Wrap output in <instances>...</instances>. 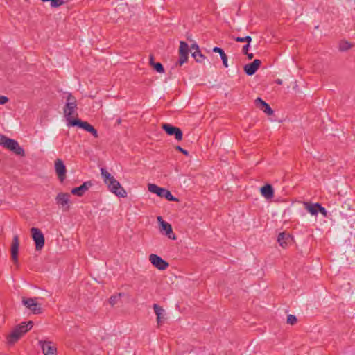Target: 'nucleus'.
<instances>
[{"label": "nucleus", "mask_w": 355, "mask_h": 355, "mask_svg": "<svg viewBox=\"0 0 355 355\" xmlns=\"http://www.w3.org/2000/svg\"><path fill=\"white\" fill-rule=\"evenodd\" d=\"M77 110V104H73V103H66L64 107V114L67 121V125L69 126V121L74 120L73 116H74Z\"/></svg>", "instance_id": "obj_11"}, {"label": "nucleus", "mask_w": 355, "mask_h": 355, "mask_svg": "<svg viewBox=\"0 0 355 355\" xmlns=\"http://www.w3.org/2000/svg\"><path fill=\"white\" fill-rule=\"evenodd\" d=\"M190 49H191V50H195L194 51H198V50H200V49H199V46H198V45L196 43H193V44H192L191 45Z\"/></svg>", "instance_id": "obj_41"}, {"label": "nucleus", "mask_w": 355, "mask_h": 355, "mask_svg": "<svg viewBox=\"0 0 355 355\" xmlns=\"http://www.w3.org/2000/svg\"><path fill=\"white\" fill-rule=\"evenodd\" d=\"M276 83L278 85H282V80L281 79H277V80H276Z\"/></svg>", "instance_id": "obj_43"}, {"label": "nucleus", "mask_w": 355, "mask_h": 355, "mask_svg": "<svg viewBox=\"0 0 355 355\" xmlns=\"http://www.w3.org/2000/svg\"><path fill=\"white\" fill-rule=\"evenodd\" d=\"M352 44L347 41L342 40L339 43V50L346 51L352 47Z\"/></svg>", "instance_id": "obj_27"}, {"label": "nucleus", "mask_w": 355, "mask_h": 355, "mask_svg": "<svg viewBox=\"0 0 355 355\" xmlns=\"http://www.w3.org/2000/svg\"><path fill=\"white\" fill-rule=\"evenodd\" d=\"M32 238L35 243V248L37 250H41L45 243L44 236L42 231L37 227H32L31 229Z\"/></svg>", "instance_id": "obj_4"}, {"label": "nucleus", "mask_w": 355, "mask_h": 355, "mask_svg": "<svg viewBox=\"0 0 355 355\" xmlns=\"http://www.w3.org/2000/svg\"><path fill=\"white\" fill-rule=\"evenodd\" d=\"M191 55L195 60L199 63H202L207 59L200 50H198V51H193L191 53Z\"/></svg>", "instance_id": "obj_26"}, {"label": "nucleus", "mask_w": 355, "mask_h": 355, "mask_svg": "<svg viewBox=\"0 0 355 355\" xmlns=\"http://www.w3.org/2000/svg\"><path fill=\"white\" fill-rule=\"evenodd\" d=\"M101 173L105 184L114 178V176L111 175V174L105 168L101 169Z\"/></svg>", "instance_id": "obj_29"}, {"label": "nucleus", "mask_w": 355, "mask_h": 355, "mask_svg": "<svg viewBox=\"0 0 355 355\" xmlns=\"http://www.w3.org/2000/svg\"><path fill=\"white\" fill-rule=\"evenodd\" d=\"M55 170L60 182H63L66 178L67 168L60 159H57L55 161Z\"/></svg>", "instance_id": "obj_10"}, {"label": "nucleus", "mask_w": 355, "mask_h": 355, "mask_svg": "<svg viewBox=\"0 0 355 355\" xmlns=\"http://www.w3.org/2000/svg\"><path fill=\"white\" fill-rule=\"evenodd\" d=\"M250 43H248V44H246L245 45H244L243 46L242 53L243 54L247 53V52H248V50H249V48H250Z\"/></svg>", "instance_id": "obj_40"}, {"label": "nucleus", "mask_w": 355, "mask_h": 355, "mask_svg": "<svg viewBox=\"0 0 355 355\" xmlns=\"http://www.w3.org/2000/svg\"><path fill=\"white\" fill-rule=\"evenodd\" d=\"M244 55H247L248 60H252L254 57L253 53H249L248 52H247V53H245Z\"/></svg>", "instance_id": "obj_42"}, {"label": "nucleus", "mask_w": 355, "mask_h": 355, "mask_svg": "<svg viewBox=\"0 0 355 355\" xmlns=\"http://www.w3.org/2000/svg\"><path fill=\"white\" fill-rule=\"evenodd\" d=\"M70 194L68 193H59L55 198L56 204L62 206L63 208L66 207L64 210H68L69 208L68 204L70 201Z\"/></svg>", "instance_id": "obj_13"}, {"label": "nucleus", "mask_w": 355, "mask_h": 355, "mask_svg": "<svg viewBox=\"0 0 355 355\" xmlns=\"http://www.w3.org/2000/svg\"><path fill=\"white\" fill-rule=\"evenodd\" d=\"M69 126L75 127L77 126L80 128L85 130V131L91 133L95 138L98 137L97 130L88 122L83 121L80 119H75L74 120L69 121Z\"/></svg>", "instance_id": "obj_2"}, {"label": "nucleus", "mask_w": 355, "mask_h": 355, "mask_svg": "<svg viewBox=\"0 0 355 355\" xmlns=\"http://www.w3.org/2000/svg\"><path fill=\"white\" fill-rule=\"evenodd\" d=\"M22 335L19 331L18 329L15 327L11 333L7 337V342L9 345H13L17 342Z\"/></svg>", "instance_id": "obj_20"}, {"label": "nucleus", "mask_w": 355, "mask_h": 355, "mask_svg": "<svg viewBox=\"0 0 355 355\" xmlns=\"http://www.w3.org/2000/svg\"><path fill=\"white\" fill-rule=\"evenodd\" d=\"M106 184L107 185L109 190L119 197H126L127 192L121 187L119 182H118L114 178L108 181Z\"/></svg>", "instance_id": "obj_3"}, {"label": "nucleus", "mask_w": 355, "mask_h": 355, "mask_svg": "<svg viewBox=\"0 0 355 355\" xmlns=\"http://www.w3.org/2000/svg\"><path fill=\"white\" fill-rule=\"evenodd\" d=\"M23 304L34 314H40L42 313L41 304L36 302L35 298H22Z\"/></svg>", "instance_id": "obj_6"}, {"label": "nucleus", "mask_w": 355, "mask_h": 355, "mask_svg": "<svg viewBox=\"0 0 355 355\" xmlns=\"http://www.w3.org/2000/svg\"><path fill=\"white\" fill-rule=\"evenodd\" d=\"M293 237L289 233L283 232L279 234L277 236V242L283 248H286L289 244L293 242Z\"/></svg>", "instance_id": "obj_14"}, {"label": "nucleus", "mask_w": 355, "mask_h": 355, "mask_svg": "<svg viewBox=\"0 0 355 355\" xmlns=\"http://www.w3.org/2000/svg\"><path fill=\"white\" fill-rule=\"evenodd\" d=\"M19 239L18 235H15L11 247H10V254H11V259L13 261L14 263L18 266L19 265V261H18V252H19Z\"/></svg>", "instance_id": "obj_9"}, {"label": "nucleus", "mask_w": 355, "mask_h": 355, "mask_svg": "<svg viewBox=\"0 0 355 355\" xmlns=\"http://www.w3.org/2000/svg\"><path fill=\"white\" fill-rule=\"evenodd\" d=\"M43 2L49 1V0H41Z\"/></svg>", "instance_id": "obj_44"}, {"label": "nucleus", "mask_w": 355, "mask_h": 355, "mask_svg": "<svg viewBox=\"0 0 355 355\" xmlns=\"http://www.w3.org/2000/svg\"><path fill=\"white\" fill-rule=\"evenodd\" d=\"M175 149L180 152H181L182 154H184V155L186 156H188L189 155V152L184 149H183L181 146H175Z\"/></svg>", "instance_id": "obj_38"}, {"label": "nucleus", "mask_w": 355, "mask_h": 355, "mask_svg": "<svg viewBox=\"0 0 355 355\" xmlns=\"http://www.w3.org/2000/svg\"><path fill=\"white\" fill-rule=\"evenodd\" d=\"M261 62L260 60L255 59L252 62L247 64L244 66L243 69L248 76L254 75L259 68Z\"/></svg>", "instance_id": "obj_15"}, {"label": "nucleus", "mask_w": 355, "mask_h": 355, "mask_svg": "<svg viewBox=\"0 0 355 355\" xmlns=\"http://www.w3.org/2000/svg\"><path fill=\"white\" fill-rule=\"evenodd\" d=\"M318 210V212H320L322 216H327V210L325 209L324 207H322V205L320 203H319Z\"/></svg>", "instance_id": "obj_36"}, {"label": "nucleus", "mask_w": 355, "mask_h": 355, "mask_svg": "<svg viewBox=\"0 0 355 355\" xmlns=\"http://www.w3.org/2000/svg\"><path fill=\"white\" fill-rule=\"evenodd\" d=\"M148 188L150 192L157 194L159 197L165 198L171 202H179V199L173 196L170 191L165 188L159 187L154 184H148Z\"/></svg>", "instance_id": "obj_1"}, {"label": "nucleus", "mask_w": 355, "mask_h": 355, "mask_svg": "<svg viewBox=\"0 0 355 355\" xmlns=\"http://www.w3.org/2000/svg\"><path fill=\"white\" fill-rule=\"evenodd\" d=\"M157 220H158V221L160 222V225H161L162 230L165 232L166 235L169 239L175 240L176 238H175V234H174V233L173 232L171 225L168 223L163 220L161 216H158L157 217Z\"/></svg>", "instance_id": "obj_17"}, {"label": "nucleus", "mask_w": 355, "mask_h": 355, "mask_svg": "<svg viewBox=\"0 0 355 355\" xmlns=\"http://www.w3.org/2000/svg\"><path fill=\"white\" fill-rule=\"evenodd\" d=\"M153 309H154L155 313L157 315V324L159 326L161 324V323L162 322V320L164 319L165 311L162 306H159L157 304H155L153 305Z\"/></svg>", "instance_id": "obj_22"}, {"label": "nucleus", "mask_w": 355, "mask_h": 355, "mask_svg": "<svg viewBox=\"0 0 355 355\" xmlns=\"http://www.w3.org/2000/svg\"><path fill=\"white\" fill-rule=\"evenodd\" d=\"M33 326V321H28V322H23L19 325H17L16 327L18 329L20 334L23 336L26 332H28L30 329H32Z\"/></svg>", "instance_id": "obj_23"}, {"label": "nucleus", "mask_w": 355, "mask_h": 355, "mask_svg": "<svg viewBox=\"0 0 355 355\" xmlns=\"http://www.w3.org/2000/svg\"><path fill=\"white\" fill-rule=\"evenodd\" d=\"M261 195L266 199H271L274 196V189L271 184H266L260 189Z\"/></svg>", "instance_id": "obj_21"}, {"label": "nucleus", "mask_w": 355, "mask_h": 355, "mask_svg": "<svg viewBox=\"0 0 355 355\" xmlns=\"http://www.w3.org/2000/svg\"><path fill=\"white\" fill-rule=\"evenodd\" d=\"M234 40L238 42H246L248 44L251 42L252 37L250 36H245L243 37H234Z\"/></svg>", "instance_id": "obj_31"}, {"label": "nucleus", "mask_w": 355, "mask_h": 355, "mask_svg": "<svg viewBox=\"0 0 355 355\" xmlns=\"http://www.w3.org/2000/svg\"><path fill=\"white\" fill-rule=\"evenodd\" d=\"M221 58V60L223 61V66L227 68L228 67V64H227V56L226 54L223 55V56L220 57Z\"/></svg>", "instance_id": "obj_37"}, {"label": "nucleus", "mask_w": 355, "mask_h": 355, "mask_svg": "<svg viewBox=\"0 0 355 355\" xmlns=\"http://www.w3.org/2000/svg\"><path fill=\"white\" fill-rule=\"evenodd\" d=\"M9 99L7 96L0 95V105H4L8 102Z\"/></svg>", "instance_id": "obj_39"}, {"label": "nucleus", "mask_w": 355, "mask_h": 355, "mask_svg": "<svg viewBox=\"0 0 355 355\" xmlns=\"http://www.w3.org/2000/svg\"><path fill=\"white\" fill-rule=\"evenodd\" d=\"M254 103L257 108L260 109L268 115H272L273 114V110L270 106L260 97L255 99Z\"/></svg>", "instance_id": "obj_18"}, {"label": "nucleus", "mask_w": 355, "mask_h": 355, "mask_svg": "<svg viewBox=\"0 0 355 355\" xmlns=\"http://www.w3.org/2000/svg\"><path fill=\"white\" fill-rule=\"evenodd\" d=\"M149 63H150V65L152 66L157 72H158V73H164V69L162 64L160 62H154V56L153 55H150Z\"/></svg>", "instance_id": "obj_25"}, {"label": "nucleus", "mask_w": 355, "mask_h": 355, "mask_svg": "<svg viewBox=\"0 0 355 355\" xmlns=\"http://www.w3.org/2000/svg\"><path fill=\"white\" fill-rule=\"evenodd\" d=\"M297 318L293 315H288L286 322L291 325H293L297 322Z\"/></svg>", "instance_id": "obj_33"}, {"label": "nucleus", "mask_w": 355, "mask_h": 355, "mask_svg": "<svg viewBox=\"0 0 355 355\" xmlns=\"http://www.w3.org/2000/svg\"><path fill=\"white\" fill-rule=\"evenodd\" d=\"M92 186V183L91 181L85 182L80 187H75L71 189V193L73 195L77 196L78 197H81L84 195V193L89 190V189Z\"/></svg>", "instance_id": "obj_16"}, {"label": "nucleus", "mask_w": 355, "mask_h": 355, "mask_svg": "<svg viewBox=\"0 0 355 355\" xmlns=\"http://www.w3.org/2000/svg\"><path fill=\"white\" fill-rule=\"evenodd\" d=\"M305 209L311 214V215H317L318 213V206L319 203L312 204L311 202H304Z\"/></svg>", "instance_id": "obj_24"}, {"label": "nucleus", "mask_w": 355, "mask_h": 355, "mask_svg": "<svg viewBox=\"0 0 355 355\" xmlns=\"http://www.w3.org/2000/svg\"><path fill=\"white\" fill-rule=\"evenodd\" d=\"M17 143L16 140L10 139L4 135L0 134V144L10 151Z\"/></svg>", "instance_id": "obj_19"}, {"label": "nucleus", "mask_w": 355, "mask_h": 355, "mask_svg": "<svg viewBox=\"0 0 355 355\" xmlns=\"http://www.w3.org/2000/svg\"><path fill=\"white\" fill-rule=\"evenodd\" d=\"M40 345L44 355H57V348L50 341H40Z\"/></svg>", "instance_id": "obj_12"}, {"label": "nucleus", "mask_w": 355, "mask_h": 355, "mask_svg": "<svg viewBox=\"0 0 355 355\" xmlns=\"http://www.w3.org/2000/svg\"><path fill=\"white\" fill-rule=\"evenodd\" d=\"M49 1L51 2V6L53 8H58L64 3L62 0H49Z\"/></svg>", "instance_id": "obj_32"}, {"label": "nucleus", "mask_w": 355, "mask_h": 355, "mask_svg": "<svg viewBox=\"0 0 355 355\" xmlns=\"http://www.w3.org/2000/svg\"><path fill=\"white\" fill-rule=\"evenodd\" d=\"M124 295V293H118L117 295H112L110 297L109 299V302L110 304L112 305V306H114L115 305L118 301H119V299L121 297V296H123Z\"/></svg>", "instance_id": "obj_30"}, {"label": "nucleus", "mask_w": 355, "mask_h": 355, "mask_svg": "<svg viewBox=\"0 0 355 355\" xmlns=\"http://www.w3.org/2000/svg\"><path fill=\"white\" fill-rule=\"evenodd\" d=\"M212 51L214 53H218L220 57L225 54L223 49L218 46L214 47Z\"/></svg>", "instance_id": "obj_35"}, {"label": "nucleus", "mask_w": 355, "mask_h": 355, "mask_svg": "<svg viewBox=\"0 0 355 355\" xmlns=\"http://www.w3.org/2000/svg\"><path fill=\"white\" fill-rule=\"evenodd\" d=\"M162 128L170 136H174L175 139L181 141L182 139V132L180 128L173 126L169 123H163Z\"/></svg>", "instance_id": "obj_7"}, {"label": "nucleus", "mask_w": 355, "mask_h": 355, "mask_svg": "<svg viewBox=\"0 0 355 355\" xmlns=\"http://www.w3.org/2000/svg\"><path fill=\"white\" fill-rule=\"evenodd\" d=\"M149 261L153 266L160 270H166L169 266L167 261L164 260L161 257L155 254H151L149 256Z\"/></svg>", "instance_id": "obj_8"}, {"label": "nucleus", "mask_w": 355, "mask_h": 355, "mask_svg": "<svg viewBox=\"0 0 355 355\" xmlns=\"http://www.w3.org/2000/svg\"><path fill=\"white\" fill-rule=\"evenodd\" d=\"M11 151L13 152L14 153H15L17 155H19L21 157L25 156V151H24V148L19 146V143H17L15 145V146L13 148V149Z\"/></svg>", "instance_id": "obj_28"}, {"label": "nucleus", "mask_w": 355, "mask_h": 355, "mask_svg": "<svg viewBox=\"0 0 355 355\" xmlns=\"http://www.w3.org/2000/svg\"><path fill=\"white\" fill-rule=\"evenodd\" d=\"M66 103H73V104H77V101L75 96H73L71 93H69L67 97Z\"/></svg>", "instance_id": "obj_34"}, {"label": "nucleus", "mask_w": 355, "mask_h": 355, "mask_svg": "<svg viewBox=\"0 0 355 355\" xmlns=\"http://www.w3.org/2000/svg\"><path fill=\"white\" fill-rule=\"evenodd\" d=\"M189 48L187 42L181 41L180 42L179 55L180 58L177 60L175 65L182 66L184 63L187 62L189 58Z\"/></svg>", "instance_id": "obj_5"}]
</instances>
